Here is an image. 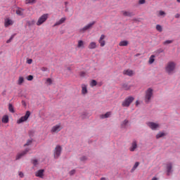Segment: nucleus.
<instances>
[{
    "label": "nucleus",
    "mask_w": 180,
    "mask_h": 180,
    "mask_svg": "<svg viewBox=\"0 0 180 180\" xmlns=\"http://www.w3.org/2000/svg\"><path fill=\"white\" fill-rule=\"evenodd\" d=\"M49 18L48 14H44L42 15L38 20V23H44L46 20H47V18Z\"/></svg>",
    "instance_id": "9d476101"
},
{
    "label": "nucleus",
    "mask_w": 180,
    "mask_h": 180,
    "mask_svg": "<svg viewBox=\"0 0 180 180\" xmlns=\"http://www.w3.org/2000/svg\"><path fill=\"white\" fill-rule=\"evenodd\" d=\"M136 148H137V142L136 141H134L131 143L129 150L133 152L136 150Z\"/></svg>",
    "instance_id": "dca6fc26"
},
{
    "label": "nucleus",
    "mask_w": 180,
    "mask_h": 180,
    "mask_svg": "<svg viewBox=\"0 0 180 180\" xmlns=\"http://www.w3.org/2000/svg\"><path fill=\"white\" fill-rule=\"evenodd\" d=\"M130 88H131L130 85H129L126 83L122 84V89H124V91H129V89H130Z\"/></svg>",
    "instance_id": "7c9ffc66"
},
{
    "label": "nucleus",
    "mask_w": 180,
    "mask_h": 180,
    "mask_svg": "<svg viewBox=\"0 0 180 180\" xmlns=\"http://www.w3.org/2000/svg\"><path fill=\"white\" fill-rule=\"evenodd\" d=\"M25 82V78L23 77H20L18 80V85H22Z\"/></svg>",
    "instance_id": "c85d7f7f"
},
{
    "label": "nucleus",
    "mask_w": 180,
    "mask_h": 180,
    "mask_svg": "<svg viewBox=\"0 0 180 180\" xmlns=\"http://www.w3.org/2000/svg\"><path fill=\"white\" fill-rule=\"evenodd\" d=\"M68 2H65V5H68Z\"/></svg>",
    "instance_id": "4d7b16f0"
},
{
    "label": "nucleus",
    "mask_w": 180,
    "mask_h": 180,
    "mask_svg": "<svg viewBox=\"0 0 180 180\" xmlns=\"http://www.w3.org/2000/svg\"><path fill=\"white\" fill-rule=\"evenodd\" d=\"M32 143H33L32 140H28L27 143L24 145V147H26V146H32Z\"/></svg>",
    "instance_id": "c9c22d12"
},
{
    "label": "nucleus",
    "mask_w": 180,
    "mask_h": 180,
    "mask_svg": "<svg viewBox=\"0 0 180 180\" xmlns=\"http://www.w3.org/2000/svg\"><path fill=\"white\" fill-rule=\"evenodd\" d=\"M77 49H85V41L79 40L77 41Z\"/></svg>",
    "instance_id": "2eb2a0df"
},
{
    "label": "nucleus",
    "mask_w": 180,
    "mask_h": 180,
    "mask_svg": "<svg viewBox=\"0 0 180 180\" xmlns=\"http://www.w3.org/2000/svg\"><path fill=\"white\" fill-rule=\"evenodd\" d=\"M61 146H57L56 147L55 151H54V157L55 158H58V157H60V155H61Z\"/></svg>",
    "instance_id": "0eeeda50"
},
{
    "label": "nucleus",
    "mask_w": 180,
    "mask_h": 180,
    "mask_svg": "<svg viewBox=\"0 0 180 180\" xmlns=\"http://www.w3.org/2000/svg\"><path fill=\"white\" fill-rule=\"evenodd\" d=\"M18 175L20 178H23V176H25V175L23 174V172H19Z\"/></svg>",
    "instance_id": "79ce46f5"
},
{
    "label": "nucleus",
    "mask_w": 180,
    "mask_h": 180,
    "mask_svg": "<svg viewBox=\"0 0 180 180\" xmlns=\"http://www.w3.org/2000/svg\"><path fill=\"white\" fill-rule=\"evenodd\" d=\"M40 25H41V23H38V24H37L38 26H40Z\"/></svg>",
    "instance_id": "bf43d9fd"
},
{
    "label": "nucleus",
    "mask_w": 180,
    "mask_h": 180,
    "mask_svg": "<svg viewBox=\"0 0 180 180\" xmlns=\"http://www.w3.org/2000/svg\"><path fill=\"white\" fill-rule=\"evenodd\" d=\"M29 151H30V148H27L22 152L18 153L15 160H20V158H22V157H25V155H26L29 153Z\"/></svg>",
    "instance_id": "39448f33"
},
{
    "label": "nucleus",
    "mask_w": 180,
    "mask_h": 180,
    "mask_svg": "<svg viewBox=\"0 0 180 180\" xmlns=\"http://www.w3.org/2000/svg\"><path fill=\"white\" fill-rule=\"evenodd\" d=\"M36 0H25V4L26 5H33L36 4Z\"/></svg>",
    "instance_id": "393cba45"
},
{
    "label": "nucleus",
    "mask_w": 180,
    "mask_h": 180,
    "mask_svg": "<svg viewBox=\"0 0 180 180\" xmlns=\"http://www.w3.org/2000/svg\"><path fill=\"white\" fill-rule=\"evenodd\" d=\"M110 115H112V112H107L105 114L101 115L100 117L101 119H108V117H110Z\"/></svg>",
    "instance_id": "4be33fe9"
},
{
    "label": "nucleus",
    "mask_w": 180,
    "mask_h": 180,
    "mask_svg": "<svg viewBox=\"0 0 180 180\" xmlns=\"http://www.w3.org/2000/svg\"><path fill=\"white\" fill-rule=\"evenodd\" d=\"M64 22H65V18H62L60 20V23H64Z\"/></svg>",
    "instance_id": "37998d69"
},
{
    "label": "nucleus",
    "mask_w": 180,
    "mask_h": 180,
    "mask_svg": "<svg viewBox=\"0 0 180 180\" xmlns=\"http://www.w3.org/2000/svg\"><path fill=\"white\" fill-rule=\"evenodd\" d=\"M5 23H12V21L9 19H6Z\"/></svg>",
    "instance_id": "a18cd8bd"
},
{
    "label": "nucleus",
    "mask_w": 180,
    "mask_h": 180,
    "mask_svg": "<svg viewBox=\"0 0 180 180\" xmlns=\"http://www.w3.org/2000/svg\"><path fill=\"white\" fill-rule=\"evenodd\" d=\"M134 101V97L133 96H129L126 98L124 101L122 103V106L123 108H129L130 105H131V103Z\"/></svg>",
    "instance_id": "7ed1b4c3"
},
{
    "label": "nucleus",
    "mask_w": 180,
    "mask_h": 180,
    "mask_svg": "<svg viewBox=\"0 0 180 180\" xmlns=\"http://www.w3.org/2000/svg\"><path fill=\"white\" fill-rule=\"evenodd\" d=\"M101 180H106V179L105 177H102Z\"/></svg>",
    "instance_id": "5fc2aeb1"
},
{
    "label": "nucleus",
    "mask_w": 180,
    "mask_h": 180,
    "mask_svg": "<svg viewBox=\"0 0 180 180\" xmlns=\"http://www.w3.org/2000/svg\"><path fill=\"white\" fill-rule=\"evenodd\" d=\"M122 15H123V16H133L134 14L133 13V12H130V11H121Z\"/></svg>",
    "instance_id": "f3484780"
},
{
    "label": "nucleus",
    "mask_w": 180,
    "mask_h": 180,
    "mask_svg": "<svg viewBox=\"0 0 180 180\" xmlns=\"http://www.w3.org/2000/svg\"><path fill=\"white\" fill-rule=\"evenodd\" d=\"M46 84H49V85H51V84H53V80H51V79L50 78L46 79Z\"/></svg>",
    "instance_id": "4c0bfd02"
},
{
    "label": "nucleus",
    "mask_w": 180,
    "mask_h": 180,
    "mask_svg": "<svg viewBox=\"0 0 180 180\" xmlns=\"http://www.w3.org/2000/svg\"><path fill=\"white\" fill-rule=\"evenodd\" d=\"M70 175H74L75 174V170H72L70 172Z\"/></svg>",
    "instance_id": "de8ad7c7"
},
{
    "label": "nucleus",
    "mask_w": 180,
    "mask_h": 180,
    "mask_svg": "<svg viewBox=\"0 0 180 180\" xmlns=\"http://www.w3.org/2000/svg\"><path fill=\"white\" fill-rule=\"evenodd\" d=\"M29 26H30V24H29Z\"/></svg>",
    "instance_id": "e2e57ef3"
},
{
    "label": "nucleus",
    "mask_w": 180,
    "mask_h": 180,
    "mask_svg": "<svg viewBox=\"0 0 180 180\" xmlns=\"http://www.w3.org/2000/svg\"><path fill=\"white\" fill-rule=\"evenodd\" d=\"M151 180H158V178H157V177H153Z\"/></svg>",
    "instance_id": "603ef678"
},
{
    "label": "nucleus",
    "mask_w": 180,
    "mask_h": 180,
    "mask_svg": "<svg viewBox=\"0 0 180 180\" xmlns=\"http://www.w3.org/2000/svg\"><path fill=\"white\" fill-rule=\"evenodd\" d=\"M1 122H2V123H8L9 122V116H8V115L3 116Z\"/></svg>",
    "instance_id": "5701e85b"
},
{
    "label": "nucleus",
    "mask_w": 180,
    "mask_h": 180,
    "mask_svg": "<svg viewBox=\"0 0 180 180\" xmlns=\"http://www.w3.org/2000/svg\"><path fill=\"white\" fill-rule=\"evenodd\" d=\"M32 163L33 164V165H34V167H36V165H39V161L37 159H33L32 160Z\"/></svg>",
    "instance_id": "f704fd0d"
},
{
    "label": "nucleus",
    "mask_w": 180,
    "mask_h": 180,
    "mask_svg": "<svg viewBox=\"0 0 180 180\" xmlns=\"http://www.w3.org/2000/svg\"><path fill=\"white\" fill-rule=\"evenodd\" d=\"M136 105H139V101H136Z\"/></svg>",
    "instance_id": "052dcab7"
},
{
    "label": "nucleus",
    "mask_w": 180,
    "mask_h": 180,
    "mask_svg": "<svg viewBox=\"0 0 180 180\" xmlns=\"http://www.w3.org/2000/svg\"><path fill=\"white\" fill-rule=\"evenodd\" d=\"M139 56H140V53H137L135 55L136 57H139Z\"/></svg>",
    "instance_id": "864d4df0"
},
{
    "label": "nucleus",
    "mask_w": 180,
    "mask_h": 180,
    "mask_svg": "<svg viewBox=\"0 0 180 180\" xmlns=\"http://www.w3.org/2000/svg\"><path fill=\"white\" fill-rule=\"evenodd\" d=\"M91 1H93V2H96V1H98V0H91Z\"/></svg>",
    "instance_id": "13d9d810"
},
{
    "label": "nucleus",
    "mask_w": 180,
    "mask_h": 180,
    "mask_svg": "<svg viewBox=\"0 0 180 180\" xmlns=\"http://www.w3.org/2000/svg\"><path fill=\"white\" fill-rule=\"evenodd\" d=\"M129 124V120H124L123 122L121 124V127H126V125Z\"/></svg>",
    "instance_id": "473e14b6"
},
{
    "label": "nucleus",
    "mask_w": 180,
    "mask_h": 180,
    "mask_svg": "<svg viewBox=\"0 0 180 180\" xmlns=\"http://www.w3.org/2000/svg\"><path fill=\"white\" fill-rule=\"evenodd\" d=\"M179 17H180L179 13H176V14L175 15V18H176V19H178Z\"/></svg>",
    "instance_id": "09e8293b"
},
{
    "label": "nucleus",
    "mask_w": 180,
    "mask_h": 180,
    "mask_svg": "<svg viewBox=\"0 0 180 180\" xmlns=\"http://www.w3.org/2000/svg\"><path fill=\"white\" fill-rule=\"evenodd\" d=\"M44 175V169H39L35 173V176L39 178H43Z\"/></svg>",
    "instance_id": "4468645a"
},
{
    "label": "nucleus",
    "mask_w": 180,
    "mask_h": 180,
    "mask_svg": "<svg viewBox=\"0 0 180 180\" xmlns=\"http://www.w3.org/2000/svg\"><path fill=\"white\" fill-rule=\"evenodd\" d=\"M156 30H158V32H162V27L160 25H157Z\"/></svg>",
    "instance_id": "72a5a7b5"
},
{
    "label": "nucleus",
    "mask_w": 180,
    "mask_h": 180,
    "mask_svg": "<svg viewBox=\"0 0 180 180\" xmlns=\"http://www.w3.org/2000/svg\"><path fill=\"white\" fill-rule=\"evenodd\" d=\"M23 8H17V10L15 11L16 15H18V16H23Z\"/></svg>",
    "instance_id": "412c9836"
},
{
    "label": "nucleus",
    "mask_w": 180,
    "mask_h": 180,
    "mask_svg": "<svg viewBox=\"0 0 180 180\" xmlns=\"http://www.w3.org/2000/svg\"><path fill=\"white\" fill-rule=\"evenodd\" d=\"M62 129H63V127H61V124H59L53 126L51 128V131L52 133H58V131H61Z\"/></svg>",
    "instance_id": "423d86ee"
},
{
    "label": "nucleus",
    "mask_w": 180,
    "mask_h": 180,
    "mask_svg": "<svg viewBox=\"0 0 180 180\" xmlns=\"http://www.w3.org/2000/svg\"><path fill=\"white\" fill-rule=\"evenodd\" d=\"M154 61H155V56L154 55H152L149 58L148 63H149V64H153Z\"/></svg>",
    "instance_id": "a878e982"
},
{
    "label": "nucleus",
    "mask_w": 180,
    "mask_h": 180,
    "mask_svg": "<svg viewBox=\"0 0 180 180\" xmlns=\"http://www.w3.org/2000/svg\"><path fill=\"white\" fill-rule=\"evenodd\" d=\"M14 37H15V34L11 35V37H10V39L6 41V43H7V44L11 43V41H12V40H13V38H14Z\"/></svg>",
    "instance_id": "e433bc0d"
},
{
    "label": "nucleus",
    "mask_w": 180,
    "mask_h": 180,
    "mask_svg": "<svg viewBox=\"0 0 180 180\" xmlns=\"http://www.w3.org/2000/svg\"><path fill=\"white\" fill-rule=\"evenodd\" d=\"M139 165H140V162H135L134 167L131 169V172H134V171H136V169H137V167H139Z\"/></svg>",
    "instance_id": "bb28decb"
},
{
    "label": "nucleus",
    "mask_w": 180,
    "mask_h": 180,
    "mask_svg": "<svg viewBox=\"0 0 180 180\" xmlns=\"http://www.w3.org/2000/svg\"><path fill=\"white\" fill-rule=\"evenodd\" d=\"M147 125L152 130H157L160 127V124H158V123H155V122H148Z\"/></svg>",
    "instance_id": "1a4fd4ad"
},
{
    "label": "nucleus",
    "mask_w": 180,
    "mask_h": 180,
    "mask_svg": "<svg viewBox=\"0 0 180 180\" xmlns=\"http://www.w3.org/2000/svg\"><path fill=\"white\" fill-rule=\"evenodd\" d=\"M97 47H98V45L96 44V42H95V41L90 42L88 46V49L89 50H95V49H96Z\"/></svg>",
    "instance_id": "f8f14e48"
},
{
    "label": "nucleus",
    "mask_w": 180,
    "mask_h": 180,
    "mask_svg": "<svg viewBox=\"0 0 180 180\" xmlns=\"http://www.w3.org/2000/svg\"><path fill=\"white\" fill-rule=\"evenodd\" d=\"M124 75H128V77H133L134 72L131 70H126L123 71Z\"/></svg>",
    "instance_id": "ddd939ff"
},
{
    "label": "nucleus",
    "mask_w": 180,
    "mask_h": 180,
    "mask_svg": "<svg viewBox=\"0 0 180 180\" xmlns=\"http://www.w3.org/2000/svg\"><path fill=\"white\" fill-rule=\"evenodd\" d=\"M176 2H178L179 4H180V0H176Z\"/></svg>",
    "instance_id": "6e6d98bb"
},
{
    "label": "nucleus",
    "mask_w": 180,
    "mask_h": 180,
    "mask_svg": "<svg viewBox=\"0 0 180 180\" xmlns=\"http://www.w3.org/2000/svg\"><path fill=\"white\" fill-rule=\"evenodd\" d=\"M145 94V102L146 103H150L154 96V90L151 88H148Z\"/></svg>",
    "instance_id": "f03ea898"
},
{
    "label": "nucleus",
    "mask_w": 180,
    "mask_h": 180,
    "mask_svg": "<svg viewBox=\"0 0 180 180\" xmlns=\"http://www.w3.org/2000/svg\"><path fill=\"white\" fill-rule=\"evenodd\" d=\"M82 161H85L86 160V157L84 156L81 158Z\"/></svg>",
    "instance_id": "3c124183"
},
{
    "label": "nucleus",
    "mask_w": 180,
    "mask_h": 180,
    "mask_svg": "<svg viewBox=\"0 0 180 180\" xmlns=\"http://www.w3.org/2000/svg\"><path fill=\"white\" fill-rule=\"evenodd\" d=\"M92 25H94V24H88L86 26H85L84 27L81 29L80 32L82 33H84V32H86V30H88L91 29V27H92Z\"/></svg>",
    "instance_id": "6ab92c4d"
},
{
    "label": "nucleus",
    "mask_w": 180,
    "mask_h": 180,
    "mask_svg": "<svg viewBox=\"0 0 180 180\" xmlns=\"http://www.w3.org/2000/svg\"><path fill=\"white\" fill-rule=\"evenodd\" d=\"M8 110L11 113H15V108L12 104H8Z\"/></svg>",
    "instance_id": "c756f323"
},
{
    "label": "nucleus",
    "mask_w": 180,
    "mask_h": 180,
    "mask_svg": "<svg viewBox=\"0 0 180 180\" xmlns=\"http://www.w3.org/2000/svg\"><path fill=\"white\" fill-rule=\"evenodd\" d=\"M96 85H98V82H96V80L92 79L90 82V86H91L92 88H94V86H96Z\"/></svg>",
    "instance_id": "cd10ccee"
},
{
    "label": "nucleus",
    "mask_w": 180,
    "mask_h": 180,
    "mask_svg": "<svg viewBox=\"0 0 180 180\" xmlns=\"http://www.w3.org/2000/svg\"><path fill=\"white\" fill-rule=\"evenodd\" d=\"M11 23H5L4 24V26H5V27H9V26H11Z\"/></svg>",
    "instance_id": "49530a36"
},
{
    "label": "nucleus",
    "mask_w": 180,
    "mask_h": 180,
    "mask_svg": "<svg viewBox=\"0 0 180 180\" xmlns=\"http://www.w3.org/2000/svg\"><path fill=\"white\" fill-rule=\"evenodd\" d=\"M164 136H165V133H164V132H159L156 135V139H161V137H164Z\"/></svg>",
    "instance_id": "2f4dec72"
},
{
    "label": "nucleus",
    "mask_w": 180,
    "mask_h": 180,
    "mask_svg": "<svg viewBox=\"0 0 180 180\" xmlns=\"http://www.w3.org/2000/svg\"><path fill=\"white\" fill-rule=\"evenodd\" d=\"M27 64H32V63H33V60H32V59H28V60H27Z\"/></svg>",
    "instance_id": "c03bdc74"
},
{
    "label": "nucleus",
    "mask_w": 180,
    "mask_h": 180,
    "mask_svg": "<svg viewBox=\"0 0 180 180\" xmlns=\"http://www.w3.org/2000/svg\"><path fill=\"white\" fill-rule=\"evenodd\" d=\"M166 15L167 13L164 11H159L157 12V16H158V18H165Z\"/></svg>",
    "instance_id": "a211bd4d"
},
{
    "label": "nucleus",
    "mask_w": 180,
    "mask_h": 180,
    "mask_svg": "<svg viewBox=\"0 0 180 180\" xmlns=\"http://www.w3.org/2000/svg\"><path fill=\"white\" fill-rule=\"evenodd\" d=\"M58 24H55L54 26H57Z\"/></svg>",
    "instance_id": "680f3d73"
},
{
    "label": "nucleus",
    "mask_w": 180,
    "mask_h": 180,
    "mask_svg": "<svg viewBox=\"0 0 180 180\" xmlns=\"http://www.w3.org/2000/svg\"><path fill=\"white\" fill-rule=\"evenodd\" d=\"M27 81H33V75H29L27 77Z\"/></svg>",
    "instance_id": "58836bf2"
},
{
    "label": "nucleus",
    "mask_w": 180,
    "mask_h": 180,
    "mask_svg": "<svg viewBox=\"0 0 180 180\" xmlns=\"http://www.w3.org/2000/svg\"><path fill=\"white\" fill-rule=\"evenodd\" d=\"M41 71H47V68H41Z\"/></svg>",
    "instance_id": "8fccbe9b"
},
{
    "label": "nucleus",
    "mask_w": 180,
    "mask_h": 180,
    "mask_svg": "<svg viewBox=\"0 0 180 180\" xmlns=\"http://www.w3.org/2000/svg\"><path fill=\"white\" fill-rule=\"evenodd\" d=\"M82 95H86L88 94V84H82Z\"/></svg>",
    "instance_id": "9b49d317"
},
{
    "label": "nucleus",
    "mask_w": 180,
    "mask_h": 180,
    "mask_svg": "<svg viewBox=\"0 0 180 180\" xmlns=\"http://www.w3.org/2000/svg\"><path fill=\"white\" fill-rule=\"evenodd\" d=\"M29 117H30V111H27L25 116L21 117L17 120V124H20V123H23V122H27Z\"/></svg>",
    "instance_id": "20e7f679"
},
{
    "label": "nucleus",
    "mask_w": 180,
    "mask_h": 180,
    "mask_svg": "<svg viewBox=\"0 0 180 180\" xmlns=\"http://www.w3.org/2000/svg\"><path fill=\"white\" fill-rule=\"evenodd\" d=\"M139 5H144V4H146V0H139Z\"/></svg>",
    "instance_id": "a19ab883"
},
{
    "label": "nucleus",
    "mask_w": 180,
    "mask_h": 180,
    "mask_svg": "<svg viewBox=\"0 0 180 180\" xmlns=\"http://www.w3.org/2000/svg\"><path fill=\"white\" fill-rule=\"evenodd\" d=\"M172 41H173L172 40H167L163 43V44H171Z\"/></svg>",
    "instance_id": "ea45409f"
},
{
    "label": "nucleus",
    "mask_w": 180,
    "mask_h": 180,
    "mask_svg": "<svg viewBox=\"0 0 180 180\" xmlns=\"http://www.w3.org/2000/svg\"><path fill=\"white\" fill-rule=\"evenodd\" d=\"M128 45H129V41H121L119 44V46L120 47H124Z\"/></svg>",
    "instance_id": "b1692460"
},
{
    "label": "nucleus",
    "mask_w": 180,
    "mask_h": 180,
    "mask_svg": "<svg viewBox=\"0 0 180 180\" xmlns=\"http://www.w3.org/2000/svg\"><path fill=\"white\" fill-rule=\"evenodd\" d=\"M105 39H106V36L105 34H101L100 39H98V43L100 44L101 47H105L106 44Z\"/></svg>",
    "instance_id": "6e6552de"
},
{
    "label": "nucleus",
    "mask_w": 180,
    "mask_h": 180,
    "mask_svg": "<svg viewBox=\"0 0 180 180\" xmlns=\"http://www.w3.org/2000/svg\"><path fill=\"white\" fill-rule=\"evenodd\" d=\"M176 67V63H175V62L170 61L167 64L165 71L169 75L174 74Z\"/></svg>",
    "instance_id": "f257e3e1"
},
{
    "label": "nucleus",
    "mask_w": 180,
    "mask_h": 180,
    "mask_svg": "<svg viewBox=\"0 0 180 180\" xmlns=\"http://www.w3.org/2000/svg\"><path fill=\"white\" fill-rule=\"evenodd\" d=\"M167 175H170L171 172H172V164L169 163L167 166Z\"/></svg>",
    "instance_id": "aec40b11"
}]
</instances>
